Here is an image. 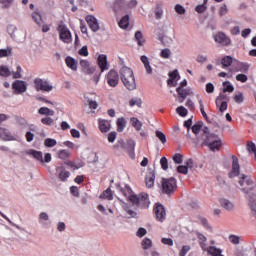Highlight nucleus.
I'll list each match as a JSON object with an SVG mask.
<instances>
[{
	"label": "nucleus",
	"instance_id": "obj_1",
	"mask_svg": "<svg viewBox=\"0 0 256 256\" xmlns=\"http://www.w3.org/2000/svg\"><path fill=\"white\" fill-rule=\"evenodd\" d=\"M116 187L120 189L124 197H127L128 201H130L134 207H138V209H148L149 205H151L149 194L145 192L133 194V190L129 185H125V188H121L120 184H116Z\"/></svg>",
	"mask_w": 256,
	"mask_h": 256
},
{
	"label": "nucleus",
	"instance_id": "obj_2",
	"mask_svg": "<svg viewBox=\"0 0 256 256\" xmlns=\"http://www.w3.org/2000/svg\"><path fill=\"white\" fill-rule=\"evenodd\" d=\"M120 79L128 89V91H135L137 89V83L135 82V75L133 74V70L131 68L124 66L120 69Z\"/></svg>",
	"mask_w": 256,
	"mask_h": 256
},
{
	"label": "nucleus",
	"instance_id": "obj_3",
	"mask_svg": "<svg viewBox=\"0 0 256 256\" xmlns=\"http://www.w3.org/2000/svg\"><path fill=\"white\" fill-rule=\"evenodd\" d=\"M175 189H177V179L175 177L162 178L161 191L163 195L171 197L175 193Z\"/></svg>",
	"mask_w": 256,
	"mask_h": 256
},
{
	"label": "nucleus",
	"instance_id": "obj_4",
	"mask_svg": "<svg viewBox=\"0 0 256 256\" xmlns=\"http://www.w3.org/2000/svg\"><path fill=\"white\" fill-rule=\"evenodd\" d=\"M113 149H122L123 151H126L128 153L130 159H135V141L134 140L130 139L125 142L124 139H120L113 146Z\"/></svg>",
	"mask_w": 256,
	"mask_h": 256
},
{
	"label": "nucleus",
	"instance_id": "obj_5",
	"mask_svg": "<svg viewBox=\"0 0 256 256\" xmlns=\"http://www.w3.org/2000/svg\"><path fill=\"white\" fill-rule=\"evenodd\" d=\"M238 183L240 187H243V185H247L248 188H241L242 193H245V195H249V193H251V191H253V189L255 188V183L253 182V180H251V178H248L245 174H242Z\"/></svg>",
	"mask_w": 256,
	"mask_h": 256
},
{
	"label": "nucleus",
	"instance_id": "obj_6",
	"mask_svg": "<svg viewBox=\"0 0 256 256\" xmlns=\"http://www.w3.org/2000/svg\"><path fill=\"white\" fill-rule=\"evenodd\" d=\"M34 87L36 91H44L46 93H49L53 91V85L49 84V81L41 79V78H35L34 79Z\"/></svg>",
	"mask_w": 256,
	"mask_h": 256
},
{
	"label": "nucleus",
	"instance_id": "obj_7",
	"mask_svg": "<svg viewBox=\"0 0 256 256\" xmlns=\"http://www.w3.org/2000/svg\"><path fill=\"white\" fill-rule=\"evenodd\" d=\"M57 31L59 33V39L60 41H63V43H71L73 41V38L71 37V31L67 29V26L65 24H59Z\"/></svg>",
	"mask_w": 256,
	"mask_h": 256
},
{
	"label": "nucleus",
	"instance_id": "obj_8",
	"mask_svg": "<svg viewBox=\"0 0 256 256\" xmlns=\"http://www.w3.org/2000/svg\"><path fill=\"white\" fill-rule=\"evenodd\" d=\"M153 211H154L157 221H160V223H163V221H165V217H167V212L165 211V206H163V204H161V203H156Z\"/></svg>",
	"mask_w": 256,
	"mask_h": 256
},
{
	"label": "nucleus",
	"instance_id": "obj_9",
	"mask_svg": "<svg viewBox=\"0 0 256 256\" xmlns=\"http://www.w3.org/2000/svg\"><path fill=\"white\" fill-rule=\"evenodd\" d=\"M12 89L15 95H21L27 91V82L23 80H15L12 83Z\"/></svg>",
	"mask_w": 256,
	"mask_h": 256
},
{
	"label": "nucleus",
	"instance_id": "obj_10",
	"mask_svg": "<svg viewBox=\"0 0 256 256\" xmlns=\"http://www.w3.org/2000/svg\"><path fill=\"white\" fill-rule=\"evenodd\" d=\"M241 173V166L239 165V159L237 156L232 155V171L229 173V178L239 177Z\"/></svg>",
	"mask_w": 256,
	"mask_h": 256
},
{
	"label": "nucleus",
	"instance_id": "obj_11",
	"mask_svg": "<svg viewBox=\"0 0 256 256\" xmlns=\"http://www.w3.org/2000/svg\"><path fill=\"white\" fill-rule=\"evenodd\" d=\"M214 41H216V43H220V45H223L224 47H229V45H231V38L223 32H218L214 36Z\"/></svg>",
	"mask_w": 256,
	"mask_h": 256
},
{
	"label": "nucleus",
	"instance_id": "obj_12",
	"mask_svg": "<svg viewBox=\"0 0 256 256\" xmlns=\"http://www.w3.org/2000/svg\"><path fill=\"white\" fill-rule=\"evenodd\" d=\"M80 67H82V71L85 75H93V73H96L97 69H99L97 66H91L87 60H81Z\"/></svg>",
	"mask_w": 256,
	"mask_h": 256
},
{
	"label": "nucleus",
	"instance_id": "obj_13",
	"mask_svg": "<svg viewBox=\"0 0 256 256\" xmlns=\"http://www.w3.org/2000/svg\"><path fill=\"white\" fill-rule=\"evenodd\" d=\"M107 83L110 87L119 85V73L115 70H110L107 74Z\"/></svg>",
	"mask_w": 256,
	"mask_h": 256
},
{
	"label": "nucleus",
	"instance_id": "obj_14",
	"mask_svg": "<svg viewBox=\"0 0 256 256\" xmlns=\"http://www.w3.org/2000/svg\"><path fill=\"white\" fill-rule=\"evenodd\" d=\"M85 19L91 31L97 33V31H99L100 29L99 21L97 20V18L93 15H87Z\"/></svg>",
	"mask_w": 256,
	"mask_h": 256
},
{
	"label": "nucleus",
	"instance_id": "obj_15",
	"mask_svg": "<svg viewBox=\"0 0 256 256\" xmlns=\"http://www.w3.org/2000/svg\"><path fill=\"white\" fill-rule=\"evenodd\" d=\"M97 61H98V66H99V69L101 70V73L109 69V64L107 63V55L100 54L98 56Z\"/></svg>",
	"mask_w": 256,
	"mask_h": 256
},
{
	"label": "nucleus",
	"instance_id": "obj_16",
	"mask_svg": "<svg viewBox=\"0 0 256 256\" xmlns=\"http://www.w3.org/2000/svg\"><path fill=\"white\" fill-rule=\"evenodd\" d=\"M145 183L148 189H151L155 185V171L151 168H149V172L146 174Z\"/></svg>",
	"mask_w": 256,
	"mask_h": 256
},
{
	"label": "nucleus",
	"instance_id": "obj_17",
	"mask_svg": "<svg viewBox=\"0 0 256 256\" xmlns=\"http://www.w3.org/2000/svg\"><path fill=\"white\" fill-rule=\"evenodd\" d=\"M98 125L101 133H109L111 131V122L109 120L99 119Z\"/></svg>",
	"mask_w": 256,
	"mask_h": 256
},
{
	"label": "nucleus",
	"instance_id": "obj_18",
	"mask_svg": "<svg viewBox=\"0 0 256 256\" xmlns=\"http://www.w3.org/2000/svg\"><path fill=\"white\" fill-rule=\"evenodd\" d=\"M219 135L217 134H206V135H202L201 139L203 141V145H205V147H208L210 143H213V141H216V139H218Z\"/></svg>",
	"mask_w": 256,
	"mask_h": 256
},
{
	"label": "nucleus",
	"instance_id": "obj_19",
	"mask_svg": "<svg viewBox=\"0 0 256 256\" xmlns=\"http://www.w3.org/2000/svg\"><path fill=\"white\" fill-rule=\"evenodd\" d=\"M220 205L226 211H234L235 210V204H233V202H231V200L222 198V199H220Z\"/></svg>",
	"mask_w": 256,
	"mask_h": 256
},
{
	"label": "nucleus",
	"instance_id": "obj_20",
	"mask_svg": "<svg viewBox=\"0 0 256 256\" xmlns=\"http://www.w3.org/2000/svg\"><path fill=\"white\" fill-rule=\"evenodd\" d=\"M0 137L3 139V141H15L16 139L11 134V132L8 129L1 128L0 129Z\"/></svg>",
	"mask_w": 256,
	"mask_h": 256
},
{
	"label": "nucleus",
	"instance_id": "obj_21",
	"mask_svg": "<svg viewBox=\"0 0 256 256\" xmlns=\"http://www.w3.org/2000/svg\"><path fill=\"white\" fill-rule=\"evenodd\" d=\"M248 201L250 203L251 213L256 219V193L248 195Z\"/></svg>",
	"mask_w": 256,
	"mask_h": 256
},
{
	"label": "nucleus",
	"instance_id": "obj_22",
	"mask_svg": "<svg viewBox=\"0 0 256 256\" xmlns=\"http://www.w3.org/2000/svg\"><path fill=\"white\" fill-rule=\"evenodd\" d=\"M223 146V142L221 141V138L218 137L216 138L212 143L209 144L208 148L210 149V151H219V149H221V147Z\"/></svg>",
	"mask_w": 256,
	"mask_h": 256
},
{
	"label": "nucleus",
	"instance_id": "obj_23",
	"mask_svg": "<svg viewBox=\"0 0 256 256\" xmlns=\"http://www.w3.org/2000/svg\"><path fill=\"white\" fill-rule=\"evenodd\" d=\"M65 63L71 71H77V60L71 56L65 58Z\"/></svg>",
	"mask_w": 256,
	"mask_h": 256
},
{
	"label": "nucleus",
	"instance_id": "obj_24",
	"mask_svg": "<svg viewBox=\"0 0 256 256\" xmlns=\"http://www.w3.org/2000/svg\"><path fill=\"white\" fill-rule=\"evenodd\" d=\"M27 154H28V155H32V157H33L34 159H36L37 161H40V163H45V161H43V152L30 149V150L27 152Z\"/></svg>",
	"mask_w": 256,
	"mask_h": 256
},
{
	"label": "nucleus",
	"instance_id": "obj_25",
	"mask_svg": "<svg viewBox=\"0 0 256 256\" xmlns=\"http://www.w3.org/2000/svg\"><path fill=\"white\" fill-rule=\"evenodd\" d=\"M134 39L139 47H143L145 45V38L143 37V32L136 31L134 35Z\"/></svg>",
	"mask_w": 256,
	"mask_h": 256
},
{
	"label": "nucleus",
	"instance_id": "obj_26",
	"mask_svg": "<svg viewBox=\"0 0 256 256\" xmlns=\"http://www.w3.org/2000/svg\"><path fill=\"white\" fill-rule=\"evenodd\" d=\"M38 221L45 229L49 228V224L47 222H43L49 221V214H47L46 212H41L39 214Z\"/></svg>",
	"mask_w": 256,
	"mask_h": 256
},
{
	"label": "nucleus",
	"instance_id": "obj_27",
	"mask_svg": "<svg viewBox=\"0 0 256 256\" xmlns=\"http://www.w3.org/2000/svg\"><path fill=\"white\" fill-rule=\"evenodd\" d=\"M60 169H62L58 174V178L60 179V181H65L66 179H69L71 173L69 171H65L64 167H57L56 171H59Z\"/></svg>",
	"mask_w": 256,
	"mask_h": 256
},
{
	"label": "nucleus",
	"instance_id": "obj_28",
	"mask_svg": "<svg viewBox=\"0 0 256 256\" xmlns=\"http://www.w3.org/2000/svg\"><path fill=\"white\" fill-rule=\"evenodd\" d=\"M141 61L146 69V72L148 75H151L153 73V68H151V64H149V58L145 55L141 56Z\"/></svg>",
	"mask_w": 256,
	"mask_h": 256
},
{
	"label": "nucleus",
	"instance_id": "obj_29",
	"mask_svg": "<svg viewBox=\"0 0 256 256\" xmlns=\"http://www.w3.org/2000/svg\"><path fill=\"white\" fill-rule=\"evenodd\" d=\"M116 125H117L118 133H123V131H125V127L127 125V121L123 117L118 118L117 122H116Z\"/></svg>",
	"mask_w": 256,
	"mask_h": 256
},
{
	"label": "nucleus",
	"instance_id": "obj_30",
	"mask_svg": "<svg viewBox=\"0 0 256 256\" xmlns=\"http://www.w3.org/2000/svg\"><path fill=\"white\" fill-rule=\"evenodd\" d=\"M113 7L115 13H120V11H123V9H125V0H115Z\"/></svg>",
	"mask_w": 256,
	"mask_h": 256
},
{
	"label": "nucleus",
	"instance_id": "obj_31",
	"mask_svg": "<svg viewBox=\"0 0 256 256\" xmlns=\"http://www.w3.org/2000/svg\"><path fill=\"white\" fill-rule=\"evenodd\" d=\"M39 115H46V117H53L55 115V111L49 109L48 107H41L38 109Z\"/></svg>",
	"mask_w": 256,
	"mask_h": 256
},
{
	"label": "nucleus",
	"instance_id": "obj_32",
	"mask_svg": "<svg viewBox=\"0 0 256 256\" xmlns=\"http://www.w3.org/2000/svg\"><path fill=\"white\" fill-rule=\"evenodd\" d=\"M222 85H223V89H222L223 93H233V91H235V87L229 81H224Z\"/></svg>",
	"mask_w": 256,
	"mask_h": 256
},
{
	"label": "nucleus",
	"instance_id": "obj_33",
	"mask_svg": "<svg viewBox=\"0 0 256 256\" xmlns=\"http://www.w3.org/2000/svg\"><path fill=\"white\" fill-rule=\"evenodd\" d=\"M100 199H107L108 201H113V191H111V188H107L103 191V193L100 195Z\"/></svg>",
	"mask_w": 256,
	"mask_h": 256
},
{
	"label": "nucleus",
	"instance_id": "obj_34",
	"mask_svg": "<svg viewBox=\"0 0 256 256\" xmlns=\"http://www.w3.org/2000/svg\"><path fill=\"white\" fill-rule=\"evenodd\" d=\"M120 29H127L129 27V14L123 16L119 21Z\"/></svg>",
	"mask_w": 256,
	"mask_h": 256
},
{
	"label": "nucleus",
	"instance_id": "obj_35",
	"mask_svg": "<svg viewBox=\"0 0 256 256\" xmlns=\"http://www.w3.org/2000/svg\"><path fill=\"white\" fill-rule=\"evenodd\" d=\"M123 209L124 211L127 212V214L129 215L128 216V219H137V212L131 210V207H129V204H125L123 206Z\"/></svg>",
	"mask_w": 256,
	"mask_h": 256
},
{
	"label": "nucleus",
	"instance_id": "obj_36",
	"mask_svg": "<svg viewBox=\"0 0 256 256\" xmlns=\"http://www.w3.org/2000/svg\"><path fill=\"white\" fill-rule=\"evenodd\" d=\"M13 56V48L8 46L7 49H0V58L3 57H12Z\"/></svg>",
	"mask_w": 256,
	"mask_h": 256
},
{
	"label": "nucleus",
	"instance_id": "obj_37",
	"mask_svg": "<svg viewBox=\"0 0 256 256\" xmlns=\"http://www.w3.org/2000/svg\"><path fill=\"white\" fill-rule=\"evenodd\" d=\"M221 65L223 68L231 67V65H233V57H231V56L223 57L221 60Z\"/></svg>",
	"mask_w": 256,
	"mask_h": 256
},
{
	"label": "nucleus",
	"instance_id": "obj_38",
	"mask_svg": "<svg viewBox=\"0 0 256 256\" xmlns=\"http://www.w3.org/2000/svg\"><path fill=\"white\" fill-rule=\"evenodd\" d=\"M201 129H203V121H198L192 126V133H194V135H199V133H201Z\"/></svg>",
	"mask_w": 256,
	"mask_h": 256
},
{
	"label": "nucleus",
	"instance_id": "obj_39",
	"mask_svg": "<svg viewBox=\"0 0 256 256\" xmlns=\"http://www.w3.org/2000/svg\"><path fill=\"white\" fill-rule=\"evenodd\" d=\"M132 127L136 129V131H141V127H143V123L139 121V119L133 117L131 118Z\"/></svg>",
	"mask_w": 256,
	"mask_h": 256
},
{
	"label": "nucleus",
	"instance_id": "obj_40",
	"mask_svg": "<svg viewBox=\"0 0 256 256\" xmlns=\"http://www.w3.org/2000/svg\"><path fill=\"white\" fill-rule=\"evenodd\" d=\"M155 135L163 145L167 143V136H165V133H163L162 131L156 130Z\"/></svg>",
	"mask_w": 256,
	"mask_h": 256
},
{
	"label": "nucleus",
	"instance_id": "obj_41",
	"mask_svg": "<svg viewBox=\"0 0 256 256\" xmlns=\"http://www.w3.org/2000/svg\"><path fill=\"white\" fill-rule=\"evenodd\" d=\"M154 13L156 19H161V17H163V6H161V4H157Z\"/></svg>",
	"mask_w": 256,
	"mask_h": 256
},
{
	"label": "nucleus",
	"instance_id": "obj_42",
	"mask_svg": "<svg viewBox=\"0 0 256 256\" xmlns=\"http://www.w3.org/2000/svg\"><path fill=\"white\" fill-rule=\"evenodd\" d=\"M198 103L200 105V112H201L202 116L207 121V123H211V121H209V116H207V112H205V106L203 105V100L200 99L198 101Z\"/></svg>",
	"mask_w": 256,
	"mask_h": 256
},
{
	"label": "nucleus",
	"instance_id": "obj_43",
	"mask_svg": "<svg viewBox=\"0 0 256 256\" xmlns=\"http://www.w3.org/2000/svg\"><path fill=\"white\" fill-rule=\"evenodd\" d=\"M0 77H11V70L7 66H0Z\"/></svg>",
	"mask_w": 256,
	"mask_h": 256
},
{
	"label": "nucleus",
	"instance_id": "obj_44",
	"mask_svg": "<svg viewBox=\"0 0 256 256\" xmlns=\"http://www.w3.org/2000/svg\"><path fill=\"white\" fill-rule=\"evenodd\" d=\"M234 101L235 103H237L238 105H241V103H243L245 101V96L242 94V92H237L234 95Z\"/></svg>",
	"mask_w": 256,
	"mask_h": 256
},
{
	"label": "nucleus",
	"instance_id": "obj_45",
	"mask_svg": "<svg viewBox=\"0 0 256 256\" xmlns=\"http://www.w3.org/2000/svg\"><path fill=\"white\" fill-rule=\"evenodd\" d=\"M129 105L130 107H135V105H137L141 109V105H143V100H141V98H132L129 101Z\"/></svg>",
	"mask_w": 256,
	"mask_h": 256
},
{
	"label": "nucleus",
	"instance_id": "obj_46",
	"mask_svg": "<svg viewBox=\"0 0 256 256\" xmlns=\"http://www.w3.org/2000/svg\"><path fill=\"white\" fill-rule=\"evenodd\" d=\"M221 101H229V97H227L224 92L220 93L216 97V100H215L216 107H219V103H221Z\"/></svg>",
	"mask_w": 256,
	"mask_h": 256
},
{
	"label": "nucleus",
	"instance_id": "obj_47",
	"mask_svg": "<svg viewBox=\"0 0 256 256\" xmlns=\"http://www.w3.org/2000/svg\"><path fill=\"white\" fill-rule=\"evenodd\" d=\"M168 77L170 79H173L174 81H179V79H181V76L179 75V70H177V69L169 72Z\"/></svg>",
	"mask_w": 256,
	"mask_h": 256
},
{
	"label": "nucleus",
	"instance_id": "obj_48",
	"mask_svg": "<svg viewBox=\"0 0 256 256\" xmlns=\"http://www.w3.org/2000/svg\"><path fill=\"white\" fill-rule=\"evenodd\" d=\"M176 113H178L180 117H187L189 111L187 110V108H185V106H179L176 108Z\"/></svg>",
	"mask_w": 256,
	"mask_h": 256
},
{
	"label": "nucleus",
	"instance_id": "obj_49",
	"mask_svg": "<svg viewBox=\"0 0 256 256\" xmlns=\"http://www.w3.org/2000/svg\"><path fill=\"white\" fill-rule=\"evenodd\" d=\"M174 10L178 15H185L187 13V10L181 4H176Z\"/></svg>",
	"mask_w": 256,
	"mask_h": 256
},
{
	"label": "nucleus",
	"instance_id": "obj_50",
	"mask_svg": "<svg viewBox=\"0 0 256 256\" xmlns=\"http://www.w3.org/2000/svg\"><path fill=\"white\" fill-rule=\"evenodd\" d=\"M235 256H247V248L244 247H237L235 252Z\"/></svg>",
	"mask_w": 256,
	"mask_h": 256
},
{
	"label": "nucleus",
	"instance_id": "obj_51",
	"mask_svg": "<svg viewBox=\"0 0 256 256\" xmlns=\"http://www.w3.org/2000/svg\"><path fill=\"white\" fill-rule=\"evenodd\" d=\"M172 160L174 161V163H176V165H181V163H183V155L180 153H176L172 156Z\"/></svg>",
	"mask_w": 256,
	"mask_h": 256
},
{
	"label": "nucleus",
	"instance_id": "obj_52",
	"mask_svg": "<svg viewBox=\"0 0 256 256\" xmlns=\"http://www.w3.org/2000/svg\"><path fill=\"white\" fill-rule=\"evenodd\" d=\"M143 249H151L152 245H153V241H151V239L149 238H144L142 240V243H141Z\"/></svg>",
	"mask_w": 256,
	"mask_h": 256
},
{
	"label": "nucleus",
	"instance_id": "obj_53",
	"mask_svg": "<svg viewBox=\"0 0 256 256\" xmlns=\"http://www.w3.org/2000/svg\"><path fill=\"white\" fill-rule=\"evenodd\" d=\"M160 165L163 171H167V169H169V160H167V157H162L160 159Z\"/></svg>",
	"mask_w": 256,
	"mask_h": 256
},
{
	"label": "nucleus",
	"instance_id": "obj_54",
	"mask_svg": "<svg viewBox=\"0 0 256 256\" xmlns=\"http://www.w3.org/2000/svg\"><path fill=\"white\" fill-rule=\"evenodd\" d=\"M44 145L45 147H55V145H57V140L53 139V138H47L44 141Z\"/></svg>",
	"mask_w": 256,
	"mask_h": 256
},
{
	"label": "nucleus",
	"instance_id": "obj_55",
	"mask_svg": "<svg viewBox=\"0 0 256 256\" xmlns=\"http://www.w3.org/2000/svg\"><path fill=\"white\" fill-rule=\"evenodd\" d=\"M160 57H162V59H169L171 57V50L169 48L162 49Z\"/></svg>",
	"mask_w": 256,
	"mask_h": 256
},
{
	"label": "nucleus",
	"instance_id": "obj_56",
	"mask_svg": "<svg viewBox=\"0 0 256 256\" xmlns=\"http://www.w3.org/2000/svg\"><path fill=\"white\" fill-rule=\"evenodd\" d=\"M32 19L37 25H41V22L43 21L41 14H39L38 12L32 13Z\"/></svg>",
	"mask_w": 256,
	"mask_h": 256
},
{
	"label": "nucleus",
	"instance_id": "obj_57",
	"mask_svg": "<svg viewBox=\"0 0 256 256\" xmlns=\"http://www.w3.org/2000/svg\"><path fill=\"white\" fill-rule=\"evenodd\" d=\"M41 123L42 125H48L49 127H51V125H53V123H55V120H53V118L47 116L41 119Z\"/></svg>",
	"mask_w": 256,
	"mask_h": 256
},
{
	"label": "nucleus",
	"instance_id": "obj_58",
	"mask_svg": "<svg viewBox=\"0 0 256 256\" xmlns=\"http://www.w3.org/2000/svg\"><path fill=\"white\" fill-rule=\"evenodd\" d=\"M15 121L21 127H27V120L21 116H15Z\"/></svg>",
	"mask_w": 256,
	"mask_h": 256
},
{
	"label": "nucleus",
	"instance_id": "obj_59",
	"mask_svg": "<svg viewBox=\"0 0 256 256\" xmlns=\"http://www.w3.org/2000/svg\"><path fill=\"white\" fill-rule=\"evenodd\" d=\"M229 241L233 245H239V243H241V237L232 234L229 236Z\"/></svg>",
	"mask_w": 256,
	"mask_h": 256
},
{
	"label": "nucleus",
	"instance_id": "obj_60",
	"mask_svg": "<svg viewBox=\"0 0 256 256\" xmlns=\"http://www.w3.org/2000/svg\"><path fill=\"white\" fill-rule=\"evenodd\" d=\"M177 173H180L181 175H187L189 173V170H187V167L185 165H179L176 168Z\"/></svg>",
	"mask_w": 256,
	"mask_h": 256
},
{
	"label": "nucleus",
	"instance_id": "obj_61",
	"mask_svg": "<svg viewBox=\"0 0 256 256\" xmlns=\"http://www.w3.org/2000/svg\"><path fill=\"white\" fill-rule=\"evenodd\" d=\"M176 92L179 95L180 99H187V92L185 88H176Z\"/></svg>",
	"mask_w": 256,
	"mask_h": 256
},
{
	"label": "nucleus",
	"instance_id": "obj_62",
	"mask_svg": "<svg viewBox=\"0 0 256 256\" xmlns=\"http://www.w3.org/2000/svg\"><path fill=\"white\" fill-rule=\"evenodd\" d=\"M248 79H249V77H247V75H245V74H237L236 75V81H240V83H247Z\"/></svg>",
	"mask_w": 256,
	"mask_h": 256
},
{
	"label": "nucleus",
	"instance_id": "obj_63",
	"mask_svg": "<svg viewBox=\"0 0 256 256\" xmlns=\"http://www.w3.org/2000/svg\"><path fill=\"white\" fill-rule=\"evenodd\" d=\"M69 151H67V150H60V152H59V154H58V157H59V159H63V160H65V159H69Z\"/></svg>",
	"mask_w": 256,
	"mask_h": 256
},
{
	"label": "nucleus",
	"instance_id": "obj_64",
	"mask_svg": "<svg viewBox=\"0 0 256 256\" xmlns=\"http://www.w3.org/2000/svg\"><path fill=\"white\" fill-rule=\"evenodd\" d=\"M191 251V246L189 245H184L179 253L180 256H185L187 253Z\"/></svg>",
	"mask_w": 256,
	"mask_h": 256
}]
</instances>
